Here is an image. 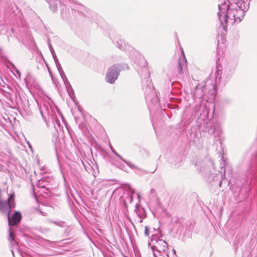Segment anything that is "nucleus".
<instances>
[{"label":"nucleus","instance_id":"3","mask_svg":"<svg viewBox=\"0 0 257 257\" xmlns=\"http://www.w3.org/2000/svg\"><path fill=\"white\" fill-rule=\"evenodd\" d=\"M149 245H151L155 257H169L167 242L159 238L157 235L152 236L151 242L149 243Z\"/></svg>","mask_w":257,"mask_h":257},{"label":"nucleus","instance_id":"32","mask_svg":"<svg viewBox=\"0 0 257 257\" xmlns=\"http://www.w3.org/2000/svg\"><path fill=\"white\" fill-rule=\"evenodd\" d=\"M19 94V97H20V98L21 99V96L20 95V94Z\"/></svg>","mask_w":257,"mask_h":257},{"label":"nucleus","instance_id":"29","mask_svg":"<svg viewBox=\"0 0 257 257\" xmlns=\"http://www.w3.org/2000/svg\"><path fill=\"white\" fill-rule=\"evenodd\" d=\"M151 191L152 192H153L154 191V189H152Z\"/></svg>","mask_w":257,"mask_h":257},{"label":"nucleus","instance_id":"30","mask_svg":"<svg viewBox=\"0 0 257 257\" xmlns=\"http://www.w3.org/2000/svg\"><path fill=\"white\" fill-rule=\"evenodd\" d=\"M56 122L57 123L58 125H59V126H60L59 123H58L57 121H56Z\"/></svg>","mask_w":257,"mask_h":257},{"label":"nucleus","instance_id":"11","mask_svg":"<svg viewBox=\"0 0 257 257\" xmlns=\"http://www.w3.org/2000/svg\"><path fill=\"white\" fill-rule=\"evenodd\" d=\"M49 4L51 10L55 12L58 7L60 6V1L59 0H46Z\"/></svg>","mask_w":257,"mask_h":257},{"label":"nucleus","instance_id":"16","mask_svg":"<svg viewBox=\"0 0 257 257\" xmlns=\"http://www.w3.org/2000/svg\"><path fill=\"white\" fill-rule=\"evenodd\" d=\"M50 222L54 224L58 225L59 226H60V227H63V225L64 224V222H63L61 221H55L51 220Z\"/></svg>","mask_w":257,"mask_h":257},{"label":"nucleus","instance_id":"27","mask_svg":"<svg viewBox=\"0 0 257 257\" xmlns=\"http://www.w3.org/2000/svg\"><path fill=\"white\" fill-rule=\"evenodd\" d=\"M173 252H174V253H175V252H175V249H173Z\"/></svg>","mask_w":257,"mask_h":257},{"label":"nucleus","instance_id":"12","mask_svg":"<svg viewBox=\"0 0 257 257\" xmlns=\"http://www.w3.org/2000/svg\"><path fill=\"white\" fill-rule=\"evenodd\" d=\"M115 41L116 43L117 47L120 50H126L127 46L125 43V42L122 39H120L118 37H116L115 39ZM127 49H128V46H127Z\"/></svg>","mask_w":257,"mask_h":257},{"label":"nucleus","instance_id":"14","mask_svg":"<svg viewBox=\"0 0 257 257\" xmlns=\"http://www.w3.org/2000/svg\"><path fill=\"white\" fill-rule=\"evenodd\" d=\"M73 9L76 10L78 12L83 13L84 12H87V8L81 4H77L76 6L73 8Z\"/></svg>","mask_w":257,"mask_h":257},{"label":"nucleus","instance_id":"8","mask_svg":"<svg viewBox=\"0 0 257 257\" xmlns=\"http://www.w3.org/2000/svg\"><path fill=\"white\" fill-rule=\"evenodd\" d=\"M203 89L204 88L203 87L199 88L198 86H196L195 88V92L193 93V96L195 101H197V99H198V103L196 104L193 109L195 112H198L201 108V99L204 95L203 92Z\"/></svg>","mask_w":257,"mask_h":257},{"label":"nucleus","instance_id":"19","mask_svg":"<svg viewBox=\"0 0 257 257\" xmlns=\"http://www.w3.org/2000/svg\"><path fill=\"white\" fill-rule=\"evenodd\" d=\"M59 73H60V75H61L62 78L63 79V81L65 82V80H66V81H67V79L65 76V73L63 71L62 68H61V70H58Z\"/></svg>","mask_w":257,"mask_h":257},{"label":"nucleus","instance_id":"17","mask_svg":"<svg viewBox=\"0 0 257 257\" xmlns=\"http://www.w3.org/2000/svg\"><path fill=\"white\" fill-rule=\"evenodd\" d=\"M48 45H49V48L50 49V51L51 54L53 58V57H54V56H56V55L55 54L54 50L53 49V48L52 47V45L51 44V43L50 42V41H49Z\"/></svg>","mask_w":257,"mask_h":257},{"label":"nucleus","instance_id":"22","mask_svg":"<svg viewBox=\"0 0 257 257\" xmlns=\"http://www.w3.org/2000/svg\"><path fill=\"white\" fill-rule=\"evenodd\" d=\"M129 197L130 198V202H132L133 201V197L132 196H130Z\"/></svg>","mask_w":257,"mask_h":257},{"label":"nucleus","instance_id":"18","mask_svg":"<svg viewBox=\"0 0 257 257\" xmlns=\"http://www.w3.org/2000/svg\"><path fill=\"white\" fill-rule=\"evenodd\" d=\"M221 160L222 163L220 164V165L223 166H221V169H223V168H225L226 166H227V163H226V159L222 156L221 157Z\"/></svg>","mask_w":257,"mask_h":257},{"label":"nucleus","instance_id":"28","mask_svg":"<svg viewBox=\"0 0 257 257\" xmlns=\"http://www.w3.org/2000/svg\"><path fill=\"white\" fill-rule=\"evenodd\" d=\"M11 31H12V32H14V29H13V28H12V29H11Z\"/></svg>","mask_w":257,"mask_h":257},{"label":"nucleus","instance_id":"23","mask_svg":"<svg viewBox=\"0 0 257 257\" xmlns=\"http://www.w3.org/2000/svg\"><path fill=\"white\" fill-rule=\"evenodd\" d=\"M156 169L154 170V171H152V172H145L146 173H153L155 172V171H156Z\"/></svg>","mask_w":257,"mask_h":257},{"label":"nucleus","instance_id":"31","mask_svg":"<svg viewBox=\"0 0 257 257\" xmlns=\"http://www.w3.org/2000/svg\"><path fill=\"white\" fill-rule=\"evenodd\" d=\"M49 71H50V70H49ZM49 72H50V75H52V74H51V73L50 72V71H49Z\"/></svg>","mask_w":257,"mask_h":257},{"label":"nucleus","instance_id":"10","mask_svg":"<svg viewBox=\"0 0 257 257\" xmlns=\"http://www.w3.org/2000/svg\"><path fill=\"white\" fill-rule=\"evenodd\" d=\"M39 109L43 119L46 118V115H49L51 112V107L48 103H44L39 106Z\"/></svg>","mask_w":257,"mask_h":257},{"label":"nucleus","instance_id":"26","mask_svg":"<svg viewBox=\"0 0 257 257\" xmlns=\"http://www.w3.org/2000/svg\"><path fill=\"white\" fill-rule=\"evenodd\" d=\"M221 183H222V181L221 180L219 182V186H221Z\"/></svg>","mask_w":257,"mask_h":257},{"label":"nucleus","instance_id":"1","mask_svg":"<svg viewBox=\"0 0 257 257\" xmlns=\"http://www.w3.org/2000/svg\"><path fill=\"white\" fill-rule=\"evenodd\" d=\"M251 0H239L237 2L228 4L223 2L218 5V17L221 24L235 22L239 23L243 18L245 13L248 10Z\"/></svg>","mask_w":257,"mask_h":257},{"label":"nucleus","instance_id":"13","mask_svg":"<svg viewBox=\"0 0 257 257\" xmlns=\"http://www.w3.org/2000/svg\"><path fill=\"white\" fill-rule=\"evenodd\" d=\"M110 149L112 150V151L118 157H119L123 162H124L128 167H130L132 169H137L138 170H141L140 168H139L137 166L134 165L133 163L127 162L126 160H124L118 154H117L114 150L113 149L110 147Z\"/></svg>","mask_w":257,"mask_h":257},{"label":"nucleus","instance_id":"9","mask_svg":"<svg viewBox=\"0 0 257 257\" xmlns=\"http://www.w3.org/2000/svg\"><path fill=\"white\" fill-rule=\"evenodd\" d=\"M182 53L183 55V58H179L177 64V71L179 74H182L184 72V70L186 67L187 60L185 58L184 52L182 49Z\"/></svg>","mask_w":257,"mask_h":257},{"label":"nucleus","instance_id":"21","mask_svg":"<svg viewBox=\"0 0 257 257\" xmlns=\"http://www.w3.org/2000/svg\"><path fill=\"white\" fill-rule=\"evenodd\" d=\"M140 209V205L139 204H136V209L135 210L136 211L137 213H139L138 210Z\"/></svg>","mask_w":257,"mask_h":257},{"label":"nucleus","instance_id":"20","mask_svg":"<svg viewBox=\"0 0 257 257\" xmlns=\"http://www.w3.org/2000/svg\"><path fill=\"white\" fill-rule=\"evenodd\" d=\"M149 227H147V226H145V235H146V236L149 235Z\"/></svg>","mask_w":257,"mask_h":257},{"label":"nucleus","instance_id":"15","mask_svg":"<svg viewBox=\"0 0 257 257\" xmlns=\"http://www.w3.org/2000/svg\"><path fill=\"white\" fill-rule=\"evenodd\" d=\"M53 59H54V62L55 63L56 66V67L57 68L58 70H61V68H62V67H61L59 62V60H58V59L57 58V56H54V57H53Z\"/></svg>","mask_w":257,"mask_h":257},{"label":"nucleus","instance_id":"24","mask_svg":"<svg viewBox=\"0 0 257 257\" xmlns=\"http://www.w3.org/2000/svg\"><path fill=\"white\" fill-rule=\"evenodd\" d=\"M16 101L17 103H18L19 100H18V97L17 95L16 96Z\"/></svg>","mask_w":257,"mask_h":257},{"label":"nucleus","instance_id":"4","mask_svg":"<svg viewBox=\"0 0 257 257\" xmlns=\"http://www.w3.org/2000/svg\"><path fill=\"white\" fill-rule=\"evenodd\" d=\"M15 207V194H11L7 200H4L2 197V190L0 189V212L9 215L11 212V209Z\"/></svg>","mask_w":257,"mask_h":257},{"label":"nucleus","instance_id":"2","mask_svg":"<svg viewBox=\"0 0 257 257\" xmlns=\"http://www.w3.org/2000/svg\"><path fill=\"white\" fill-rule=\"evenodd\" d=\"M249 152L251 154V160L245 172L246 184L241 187L238 193V197L240 201L245 200L248 197L250 191L249 185L251 180L254 175L257 174V147L253 146Z\"/></svg>","mask_w":257,"mask_h":257},{"label":"nucleus","instance_id":"6","mask_svg":"<svg viewBox=\"0 0 257 257\" xmlns=\"http://www.w3.org/2000/svg\"><path fill=\"white\" fill-rule=\"evenodd\" d=\"M204 131L208 132L210 135H212L214 133H216L218 138V139H217L216 137L214 136V138L216 141L220 139V136L222 134V131L220 124L217 121L214 122L212 124V126H211L210 124L206 123L204 126Z\"/></svg>","mask_w":257,"mask_h":257},{"label":"nucleus","instance_id":"7","mask_svg":"<svg viewBox=\"0 0 257 257\" xmlns=\"http://www.w3.org/2000/svg\"><path fill=\"white\" fill-rule=\"evenodd\" d=\"M119 70L117 69L116 66L113 65L108 70L106 74V81L112 84L117 79L119 75Z\"/></svg>","mask_w":257,"mask_h":257},{"label":"nucleus","instance_id":"5","mask_svg":"<svg viewBox=\"0 0 257 257\" xmlns=\"http://www.w3.org/2000/svg\"><path fill=\"white\" fill-rule=\"evenodd\" d=\"M8 216V222L10 230L9 233V240L10 241H14L15 237L13 232L11 231V228L10 227L11 225L14 226L17 224H18L21 220L22 216L20 212L18 211H16L14 214L12 215V217H10V214L8 215V214H6Z\"/></svg>","mask_w":257,"mask_h":257},{"label":"nucleus","instance_id":"25","mask_svg":"<svg viewBox=\"0 0 257 257\" xmlns=\"http://www.w3.org/2000/svg\"><path fill=\"white\" fill-rule=\"evenodd\" d=\"M225 168H224L223 169V176L224 177L225 176Z\"/></svg>","mask_w":257,"mask_h":257}]
</instances>
